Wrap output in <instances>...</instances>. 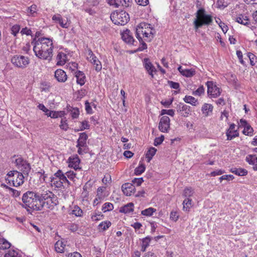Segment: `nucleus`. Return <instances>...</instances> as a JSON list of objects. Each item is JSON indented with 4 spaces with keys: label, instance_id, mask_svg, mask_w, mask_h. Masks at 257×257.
Wrapping results in <instances>:
<instances>
[{
    "label": "nucleus",
    "instance_id": "f257e3e1",
    "mask_svg": "<svg viewBox=\"0 0 257 257\" xmlns=\"http://www.w3.org/2000/svg\"><path fill=\"white\" fill-rule=\"evenodd\" d=\"M35 55L42 60L50 61L53 55L52 40L45 37L34 39L32 42Z\"/></svg>",
    "mask_w": 257,
    "mask_h": 257
},
{
    "label": "nucleus",
    "instance_id": "f03ea898",
    "mask_svg": "<svg viewBox=\"0 0 257 257\" xmlns=\"http://www.w3.org/2000/svg\"><path fill=\"white\" fill-rule=\"evenodd\" d=\"M42 190L38 192L28 191L22 197L24 206L28 211H40L43 209V202L41 200Z\"/></svg>",
    "mask_w": 257,
    "mask_h": 257
},
{
    "label": "nucleus",
    "instance_id": "7ed1b4c3",
    "mask_svg": "<svg viewBox=\"0 0 257 257\" xmlns=\"http://www.w3.org/2000/svg\"><path fill=\"white\" fill-rule=\"evenodd\" d=\"M155 31L150 24L140 23L136 30V36L139 42L142 40L146 42H150L154 37Z\"/></svg>",
    "mask_w": 257,
    "mask_h": 257
},
{
    "label": "nucleus",
    "instance_id": "20e7f679",
    "mask_svg": "<svg viewBox=\"0 0 257 257\" xmlns=\"http://www.w3.org/2000/svg\"><path fill=\"white\" fill-rule=\"evenodd\" d=\"M196 19L193 24L196 30L201 28L203 26H208L213 22L212 16L206 13L203 8L199 9L196 13Z\"/></svg>",
    "mask_w": 257,
    "mask_h": 257
},
{
    "label": "nucleus",
    "instance_id": "39448f33",
    "mask_svg": "<svg viewBox=\"0 0 257 257\" xmlns=\"http://www.w3.org/2000/svg\"><path fill=\"white\" fill-rule=\"evenodd\" d=\"M41 194L42 201L44 203L43 208L46 207L48 209H52L58 203L57 197L52 192L48 190H42V194Z\"/></svg>",
    "mask_w": 257,
    "mask_h": 257
},
{
    "label": "nucleus",
    "instance_id": "423d86ee",
    "mask_svg": "<svg viewBox=\"0 0 257 257\" xmlns=\"http://www.w3.org/2000/svg\"><path fill=\"white\" fill-rule=\"evenodd\" d=\"M112 22L117 25H124L129 20L130 17L127 13L123 11H115L110 15Z\"/></svg>",
    "mask_w": 257,
    "mask_h": 257
},
{
    "label": "nucleus",
    "instance_id": "0eeeda50",
    "mask_svg": "<svg viewBox=\"0 0 257 257\" xmlns=\"http://www.w3.org/2000/svg\"><path fill=\"white\" fill-rule=\"evenodd\" d=\"M11 62L17 67L24 68L29 64V59L24 56L15 55L11 59Z\"/></svg>",
    "mask_w": 257,
    "mask_h": 257
},
{
    "label": "nucleus",
    "instance_id": "6e6552de",
    "mask_svg": "<svg viewBox=\"0 0 257 257\" xmlns=\"http://www.w3.org/2000/svg\"><path fill=\"white\" fill-rule=\"evenodd\" d=\"M16 178H14L12 179L8 178L5 179L6 183L7 184H9L10 186H13L15 187H18L24 183V176L21 173H16Z\"/></svg>",
    "mask_w": 257,
    "mask_h": 257
},
{
    "label": "nucleus",
    "instance_id": "1a4fd4ad",
    "mask_svg": "<svg viewBox=\"0 0 257 257\" xmlns=\"http://www.w3.org/2000/svg\"><path fill=\"white\" fill-rule=\"evenodd\" d=\"M207 93L212 97H217L220 94L219 88L212 82L208 81L206 83Z\"/></svg>",
    "mask_w": 257,
    "mask_h": 257
},
{
    "label": "nucleus",
    "instance_id": "9d476101",
    "mask_svg": "<svg viewBox=\"0 0 257 257\" xmlns=\"http://www.w3.org/2000/svg\"><path fill=\"white\" fill-rule=\"evenodd\" d=\"M170 128V119L168 116H162L160 120L159 128L163 133H167Z\"/></svg>",
    "mask_w": 257,
    "mask_h": 257
},
{
    "label": "nucleus",
    "instance_id": "9b49d317",
    "mask_svg": "<svg viewBox=\"0 0 257 257\" xmlns=\"http://www.w3.org/2000/svg\"><path fill=\"white\" fill-rule=\"evenodd\" d=\"M176 108L177 111L184 117H188L191 114V107L183 103H179Z\"/></svg>",
    "mask_w": 257,
    "mask_h": 257
},
{
    "label": "nucleus",
    "instance_id": "f8f14e48",
    "mask_svg": "<svg viewBox=\"0 0 257 257\" xmlns=\"http://www.w3.org/2000/svg\"><path fill=\"white\" fill-rule=\"evenodd\" d=\"M121 190L126 196H131L135 192V187L131 183H125L121 186Z\"/></svg>",
    "mask_w": 257,
    "mask_h": 257
},
{
    "label": "nucleus",
    "instance_id": "ddd939ff",
    "mask_svg": "<svg viewBox=\"0 0 257 257\" xmlns=\"http://www.w3.org/2000/svg\"><path fill=\"white\" fill-rule=\"evenodd\" d=\"M235 125L231 123L229 128L227 130L226 134L227 140H231L232 139L239 136V133L237 130H235Z\"/></svg>",
    "mask_w": 257,
    "mask_h": 257
},
{
    "label": "nucleus",
    "instance_id": "4468645a",
    "mask_svg": "<svg viewBox=\"0 0 257 257\" xmlns=\"http://www.w3.org/2000/svg\"><path fill=\"white\" fill-rule=\"evenodd\" d=\"M143 64L146 70L152 78L154 77L153 72L156 71V69L148 58H145L143 61Z\"/></svg>",
    "mask_w": 257,
    "mask_h": 257
},
{
    "label": "nucleus",
    "instance_id": "2eb2a0df",
    "mask_svg": "<svg viewBox=\"0 0 257 257\" xmlns=\"http://www.w3.org/2000/svg\"><path fill=\"white\" fill-rule=\"evenodd\" d=\"M68 161L69 167L74 168L75 170L80 169L79 167L80 160L77 155L69 157Z\"/></svg>",
    "mask_w": 257,
    "mask_h": 257
},
{
    "label": "nucleus",
    "instance_id": "dca6fc26",
    "mask_svg": "<svg viewBox=\"0 0 257 257\" xmlns=\"http://www.w3.org/2000/svg\"><path fill=\"white\" fill-rule=\"evenodd\" d=\"M121 38L123 41L125 43L134 45L135 40L131 35V33L130 30H126L124 31L121 34Z\"/></svg>",
    "mask_w": 257,
    "mask_h": 257
},
{
    "label": "nucleus",
    "instance_id": "f3484780",
    "mask_svg": "<svg viewBox=\"0 0 257 257\" xmlns=\"http://www.w3.org/2000/svg\"><path fill=\"white\" fill-rule=\"evenodd\" d=\"M55 77L59 82H65L67 79V76L66 72L60 69L55 71Z\"/></svg>",
    "mask_w": 257,
    "mask_h": 257
},
{
    "label": "nucleus",
    "instance_id": "a211bd4d",
    "mask_svg": "<svg viewBox=\"0 0 257 257\" xmlns=\"http://www.w3.org/2000/svg\"><path fill=\"white\" fill-rule=\"evenodd\" d=\"M75 76L76 78V82L80 86L83 85L86 82L85 74L81 71L77 70L75 72Z\"/></svg>",
    "mask_w": 257,
    "mask_h": 257
},
{
    "label": "nucleus",
    "instance_id": "6ab92c4d",
    "mask_svg": "<svg viewBox=\"0 0 257 257\" xmlns=\"http://www.w3.org/2000/svg\"><path fill=\"white\" fill-rule=\"evenodd\" d=\"M235 21L238 23L244 26L250 25V20L249 18L244 15H239L235 18Z\"/></svg>",
    "mask_w": 257,
    "mask_h": 257
},
{
    "label": "nucleus",
    "instance_id": "aec40b11",
    "mask_svg": "<svg viewBox=\"0 0 257 257\" xmlns=\"http://www.w3.org/2000/svg\"><path fill=\"white\" fill-rule=\"evenodd\" d=\"M179 72L183 76L187 77H191L195 74V71L194 69H183L181 66L178 68Z\"/></svg>",
    "mask_w": 257,
    "mask_h": 257
},
{
    "label": "nucleus",
    "instance_id": "412c9836",
    "mask_svg": "<svg viewBox=\"0 0 257 257\" xmlns=\"http://www.w3.org/2000/svg\"><path fill=\"white\" fill-rule=\"evenodd\" d=\"M213 106L211 104L204 103L202 107V112L205 116H208L212 114Z\"/></svg>",
    "mask_w": 257,
    "mask_h": 257
},
{
    "label": "nucleus",
    "instance_id": "4be33fe9",
    "mask_svg": "<svg viewBox=\"0 0 257 257\" xmlns=\"http://www.w3.org/2000/svg\"><path fill=\"white\" fill-rule=\"evenodd\" d=\"M37 6L34 4L27 8L26 13L28 16L35 17L37 16Z\"/></svg>",
    "mask_w": 257,
    "mask_h": 257
},
{
    "label": "nucleus",
    "instance_id": "5701e85b",
    "mask_svg": "<svg viewBox=\"0 0 257 257\" xmlns=\"http://www.w3.org/2000/svg\"><path fill=\"white\" fill-rule=\"evenodd\" d=\"M88 136L85 133L80 134L76 147H84L86 144V140Z\"/></svg>",
    "mask_w": 257,
    "mask_h": 257
},
{
    "label": "nucleus",
    "instance_id": "b1692460",
    "mask_svg": "<svg viewBox=\"0 0 257 257\" xmlns=\"http://www.w3.org/2000/svg\"><path fill=\"white\" fill-rule=\"evenodd\" d=\"M52 20L56 22L59 23L61 27L63 28H67L69 26L67 22L64 23L62 17L60 14L54 15L52 17Z\"/></svg>",
    "mask_w": 257,
    "mask_h": 257
},
{
    "label": "nucleus",
    "instance_id": "393cba45",
    "mask_svg": "<svg viewBox=\"0 0 257 257\" xmlns=\"http://www.w3.org/2000/svg\"><path fill=\"white\" fill-rule=\"evenodd\" d=\"M66 113L64 111H54L52 110H49V113H47L46 115L48 116L51 117V118H58V117H63Z\"/></svg>",
    "mask_w": 257,
    "mask_h": 257
},
{
    "label": "nucleus",
    "instance_id": "a878e982",
    "mask_svg": "<svg viewBox=\"0 0 257 257\" xmlns=\"http://www.w3.org/2000/svg\"><path fill=\"white\" fill-rule=\"evenodd\" d=\"M66 54L63 52H59L57 56V65L59 66L64 65L66 62Z\"/></svg>",
    "mask_w": 257,
    "mask_h": 257
},
{
    "label": "nucleus",
    "instance_id": "bb28decb",
    "mask_svg": "<svg viewBox=\"0 0 257 257\" xmlns=\"http://www.w3.org/2000/svg\"><path fill=\"white\" fill-rule=\"evenodd\" d=\"M230 171L231 173L240 176H243L247 175V171L246 170L241 168H232L230 169Z\"/></svg>",
    "mask_w": 257,
    "mask_h": 257
},
{
    "label": "nucleus",
    "instance_id": "cd10ccee",
    "mask_svg": "<svg viewBox=\"0 0 257 257\" xmlns=\"http://www.w3.org/2000/svg\"><path fill=\"white\" fill-rule=\"evenodd\" d=\"M183 100L186 103H190L193 106H196L199 104L197 99L190 95H186L183 98Z\"/></svg>",
    "mask_w": 257,
    "mask_h": 257
},
{
    "label": "nucleus",
    "instance_id": "c85d7f7f",
    "mask_svg": "<svg viewBox=\"0 0 257 257\" xmlns=\"http://www.w3.org/2000/svg\"><path fill=\"white\" fill-rule=\"evenodd\" d=\"M54 176L58 178L59 180L62 181V182L65 183H69V181L67 179L66 175L63 173V172L61 170H59L56 173L54 174Z\"/></svg>",
    "mask_w": 257,
    "mask_h": 257
},
{
    "label": "nucleus",
    "instance_id": "c756f323",
    "mask_svg": "<svg viewBox=\"0 0 257 257\" xmlns=\"http://www.w3.org/2000/svg\"><path fill=\"white\" fill-rule=\"evenodd\" d=\"M133 207L134 204L133 203H129L120 208V211L124 213H128L133 211Z\"/></svg>",
    "mask_w": 257,
    "mask_h": 257
},
{
    "label": "nucleus",
    "instance_id": "7c9ffc66",
    "mask_svg": "<svg viewBox=\"0 0 257 257\" xmlns=\"http://www.w3.org/2000/svg\"><path fill=\"white\" fill-rule=\"evenodd\" d=\"M65 244L61 240L57 241L55 244V250L58 253H62L64 252V249Z\"/></svg>",
    "mask_w": 257,
    "mask_h": 257
},
{
    "label": "nucleus",
    "instance_id": "2f4dec72",
    "mask_svg": "<svg viewBox=\"0 0 257 257\" xmlns=\"http://www.w3.org/2000/svg\"><path fill=\"white\" fill-rule=\"evenodd\" d=\"M19 169L22 171L24 174L28 175L31 169L30 165L26 162H25L24 164L20 166Z\"/></svg>",
    "mask_w": 257,
    "mask_h": 257
},
{
    "label": "nucleus",
    "instance_id": "473e14b6",
    "mask_svg": "<svg viewBox=\"0 0 257 257\" xmlns=\"http://www.w3.org/2000/svg\"><path fill=\"white\" fill-rule=\"evenodd\" d=\"M111 225L109 221H105L101 222L98 226V229L100 231H104L107 229Z\"/></svg>",
    "mask_w": 257,
    "mask_h": 257
},
{
    "label": "nucleus",
    "instance_id": "72a5a7b5",
    "mask_svg": "<svg viewBox=\"0 0 257 257\" xmlns=\"http://www.w3.org/2000/svg\"><path fill=\"white\" fill-rule=\"evenodd\" d=\"M245 161L249 164L255 166L257 164V157L255 155H248L246 157Z\"/></svg>",
    "mask_w": 257,
    "mask_h": 257
},
{
    "label": "nucleus",
    "instance_id": "f704fd0d",
    "mask_svg": "<svg viewBox=\"0 0 257 257\" xmlns=\"http://www.w3.org/2000/svg\"><path fill=\"white\" fill-rule=\"evenodd\" d=\"M50 182L52 186L57 188L61 187L64 183L54 176L50 178Z\"/></svg>",
    "mask_w": 257,
    "mask_h": 257
},
{
    "label": "nucleus",
    "instance_id": "c9c22d12",
    "mask_svg": "<svg viewBox=\"0 0 257 257\" xmlns=\"http://www.w3.org/2000/svg\"><path fill=\"white\" fill-rule=\"evenodd\" d=\"M192 199L189 198L185 199L183 202V209L185 211H189L192 207Z\"/></svg>",
    "mask_w": 257,
    "mask_h": 257
},
{
    "label": "nucleus",
    "instance_id": "e433bc0d",
    "mask_svg": "<svg viewBox=\"0 0 257 257\" xmlns=\"http://www.w3.org/2000/svg\"><path fill=\"white\" fill-rule=\"evenodd\" d=\"M156 152L157 149L154 147H151L149 149L146 155V158L148 159V162L151 160Z\"/></svg>",
    "mask_w": 257,
    "mask_h": 257
},
{
    "label": "nucleus",
    "instance_id": "4c0bfd02",
    "mask_svg": "<svg viewBox=\"0 0 257 257\" xmlns=\"http://www.w3.org/2000/svg\"><path fill=\"white\" fill-rule=\"evenodd\" d=\"M11 246V243L4 238H0V249H8Z\"/></svg>",
    "mask_w": 257,
    "mask_h": 257
},
{
    "label": "nucleus",
    "instance_id": "58836bf2",
    "mask_svg": "<svg viewBox=\"0 0 257 257\" xmlns=\"http://www.w3.org/2000/svg\"><path fill=\"white\" fill-rule=\"evenodd\" d=\"M95 67V69L96 71H100L102 69L101 63L100 61L96 57L95 59H93L92 61H89Z\"/></svg>",
    "mask_w": 257,
    "mask_h": 257
},
{
    "label": "nucleus",
    "instance_id": "ea45409f",
    "mask_svg": "<svg viewBox=\"0 0 257 257\" xmlns=\"http://www.w3.org/2000/svg\"><path fill=\"white\" fill-rule=\"evenodd\" d=\"M105 187H100L97 190L96 196L97 198L99 199V201H102L105 198V195L103 194Z\"/></svg>",
    "mask_w": 257,
    "mask_h": 257
},
{
    "label": "nucleus",
    "instance_id": "a19ab883",
    "mask_svg": "<svg viewBox=\"0 0 257 257\" xmlns=\"http://www.w3.org/2000/svg\"><path fill=\"white\" fill-rule=\"evenodd\" d=\"M71 213L76 216L80 217L82 216L83 211L79 206L75 205L73 207Z\"/></svg>",
    "mask_w": 257,
    "mask_h": 257
},
{
    "label": "nucleus",
    "instance_id": "79ce46f5",
    "mask_svg": "<svg viewBox=\"0 0 257 257\" xmlns=\"http://www.w3.org/2000/svg\"><path fill=\"white\" fill-rule=\"evenodd\" d=\"M194 192L191 187H187L184 189L183 195L185 197L189 198L193 196Z\"/></svg>",
    "mask_w": 257,
    "mask_h": 257
},
{
    "label": "nucleus",
    "instance_id": "37998d69",
    "mask_svg": "<svg viewBox=\"0 0 257 257\" xmlns=\"http://www.w3.org/2000/svg\"><path fill=\"white\" fill-rule=\"evenodd\" d=\"M113 209V205L109 202L105 203L102 207V210L103 212L109 211Z\"/></svg>",
    "mask_w": 257,
    "mask_h": 257
},
{
    "label": "nucleus",
    "instance_id": "c03bdc74",
    "mask_svg": "<svg viewBox=\"0 0 257 257\" xmlns=\"http://www.w3.org/2000/svg\"><path fill=\"white\" fill-rule=\"evenodd\" d=\"M156 211V209L153 208L152 207H150L147 209H146L144 210H142L141 212V214L145 216H151L154 212Z\"/></svg>",
    "mask_w": 257,
    "mask_h": 257
},
{
    "label": "nucleus",
    "instance_id": "a18cd8bd",
    "mask_svg": "<svg viewBox=\"0 0 257 257\" xmlns=\"http://www.w3.org/2000/svg\"><path fill=\"white\" fill-rule=\"evenodd\" d=\"M145 165L141 164L139 165V166L137 167L135 170V174L137 175H140L142 174L145 171Z\"/></svg>",
    "mask_w": 257,
    "mask_h": 257
},
{
    "label": "nucleus",
    "instance_id": "49530a36",
    "mask_svg": "<svg viewBox=\"0 0 257 257\" xmlns=\"http://www.w3.org/2000/svg\"><path fill=\"white\" fill-rule=\"evenodd\" d=\"M253 128L251 126L248 124L247 126L244 127V130L242 132L243 134L246 136H252L253 134Z\"/></svg>",
    "mask_w": 257,
    "mask_h": 257
},
{
    "label": "nucleus",
    "instance_id": "de8ad7c7",
    "mask_svg": "<svg viewBox=\"0 0 257 257\" xmlns=\"http://www.w3.org/2000/svg\"><path fill=\"white\" fill-rule=\"evenodd\" d=\"M227 5V3L225 0H217L216 2L217 7L220 9H224Z\"/></svg>",
    "mask_w": 257,
    "mask_h": 257
},
{
    "label": "nucleus",
    "instance_id": "09e8293b",
    "mask_svg": "<svg viewBox=\"0 0 257 257\" xmlns=\"http://www.w3.org/2000/svg\"><path fill=\"white\" fill-rule=\"evenodd\" d=\"M247 55L250 60V65L254 66L257 62L256 57L251 53H248Z\"/></svg>",
    "mask_w": 257,
    "mask_h": 257
},
{
    "label": "nucleus",
    "instance_id": "8fccbe9b",
    "mask_svg": "<svg viewBox=\"0 0 257 257\" xmlns=\"http://www.w3.org/2000/svg\"><path fill=\"white\" fill-rule=\"evenodd\" d=\"M60 127L61 130L67 131L68 128V125L67 123V119L65 117H62Z\"/></svg>",
    "mask_w": 257,
    "mask_h": 257
},
{
    "label": "nucleus",
    "instance_id": "3c124183",
    "mask_svg": "<svg viewBox=\"0 0 257 257\" xmlns=\"http://www.w3.org/2000/svg\"><path fill=\"white\" fill-rule=\"evenodd\" d=\"M11 30V34L16 37L20 30V26L19 25H15L12 27Z\"/></svg>",
    "mask_w": 257,
    "mask_h": 257
},
{
    "label": "nucleus",
    "instance_id": "603ef678",
    "mask_svg": "<svg viewBox=\"0 0 257 257\" xmlns=\"http://www.w3.org/2000/svg\"><path fill=\"white\" fill-rule=\"evenodd\" d=\"M71 116L72 118H76L78 117L79 114V110L77 108H73L71 110Z\"/></svg>",
    "mask_w": 257,
    "mask_h": 257
},
{
    "label": "nucleus",
    "instance_id": "864d4df0",
    "mask_svg": "<svg viewBox=\"0 0 257 257\" xmlns=\"http://www.w3.org/2000/svg\"><path fill=\"white\" fill-rule=\"evenodd\" d=\"M204 88L203 86H200L199 87V88L195 90V91H193V94L194 95H198L200 96L202 94H204Z\"/></svg>",
    "mask_w": 257,
    "mask_h": 257
},
{
    "label": "nucleus",
    "instance_id": "5fc2aeb1",
    "mask_svg": "<svg viewBox=\"0 0 257 257\" xmlns=\"http://www.w3.org/2000/svg\"><path fill=\"white\" fill-rule=\"evenodd\" d=\"M103 215L101 214L100 213H94L91 215V219L93 221L100 220L102 219Z\"/></svg>",
    "mask_w": 257,
    "mask_h": 257
},
{
    "label": "nucleus",
    "instance_id": "6e6d98bb",
    "mask_svg": "<svg viewBox=\"0 0 257 257\" xmlns=\"http://www.w3.org/2000/svg\"><path fill=\"white\" fill-rule=\"evenodd\" d=\"M5 257H21L18 253L14 250H9V252L5 254Z\"/></svg>",
    "mask_w": 257,
    "mask_h": 257
},
{
    "label": "nucleus",
    "instance_id": "4d7b16f0",
    "mask_svg": "<svg viewBox=\"0 0 257 257\" xmlns=\"http://www.w3.org/2000/svg\"><path fill=\"white\" fill-rule=\"evenodd\" d=\"M179 218V214L177 211H172L170 213V219L174 221H176Z\"/></svg>",
    "mask_w": 257,
    "mask_h": 257
},
{
    "label": "nucleus",
    "instance_id": "13d9d810",
    "mask_svg": "<svg viewBox=\"0 0 257 257\" xmlns=\"http://www.w3.org/2000/svg\"><path fill=\"white\" fill-rule=\"evenodd\" d=\"M165 114L173 116L175 114V111L173 109H162L161 111V114L164 115Z\"/></svg>",
    "mask_w": 257,
    "mask_h": 257
},
{
    "label": "nucleus",
    "instance_id": "bf43d9fd",
    "mask_svg": "<svg viewBox=\"0 0 257 257\" xmlns=\"http://www.w3.org/2000/svg\"><path fill=\"white\" fill-rule=\"evenodd\" d=\"M96 57L92 50L90 49H88L87 50V59L88 61H92L93 59H95Z\"/></svg>",
    "mask_w": 257,
    "mask_h": 257
},
{
    "label": "nucleus",
    "instance_id": "052dcab7",
    "mask_svg": "<svg viewBox=\"0 0 257 257\" xmlns=\"http://www.w3.org/2000/svg\"><path fill=\"white\" fill-rule=\"evenodd\" d=\"M106 1L110 6H114L115 8H117L120 5V4H119L118 0H106Z\"/></svg>",
    "mask_w": 257,
    "mask_h": 257
},
{
    "label": "nucleus",
    "instance_id": "680f3d73",
    "mask_svg": "<svg viewBox=\"0 0 257 257\" xmlns=\"http://www.w3.org/2000/svg\"><path fill=\"white\" fill-rule=\"evenodd\" d=\"M233 179H234V176L232 175H223L219 178L220 182H221L223 180L230 181V180H232Z\"/></svg>",
    "mask_w": 257,
    "mask_h": 257
},
{
    "label": "nucleus",
    "instance_id": "e2e57ef3",
    "mask_svg": "<svg viewBox=\"0 0 257 257\" xmlns=\"http://www.w3.org/2000/svg\"><path fill=\"white\" fill-rule=\"evenodd\" d=\"M151 239H152V238L149 236H147V237L143 238V239L142 240V244L144 246L148 247L150 244Z\"/></svg>",
    "mask_w": 257,
    "mask_h": 257
},
{
    "label": "nucleus",
    "instance_id": "0e129e2a",
    "mask_svg": "<svg viewBox=\"0 0 257 257\" xmlns=\"http://www.w3.org/2000/svg\"><path fill=\"white\" fill-rule=\"evenodd\" d=\"M164 140V136L162 135L160 137L156 138L154 140V145L156 146H157L159 145L162 144Z\"/></svg>",
    "mask_w": 257,
    "mask_h": 257
},
{
    "label": "nucleus",
    "instance_id": "69168bd1",
    "mask_svg": "<svg viewBox=\"0 0 257 257\" xmlns=\"http://www.w3.org/2000/svg\"><path fill=\"white\" fill-rule=\"evenodd\" d=\"M145 41H144V40H142V42H140V45L139 47L138 48V49L137 50V51H142L144 50H145L147 48V45L146 44V43L145 42Z\"/></svg>",
    "mask_w": 257,
    "mask_h": 257
},
{
    "label": "nucleus",
    "instance_id": "338daca9",
    "mask_svg": "<svg viewBox=\"0 0 257 257\" xmlns=\"http://www.w3.org/2000/svg\"><path fill=\"white\" fill-rule=\"evenodd\" d=\"M66 176L67 178H68L71 180L73 181L75 178L76 177V174L74 173L73 171H68L66 173Z\"/></svg>",
    "mask_w": 257,
    "mask_h": 257
},
{
    "label": "nucleus",
    "instance_id": "774afa93",
    "mask_svg": "<svg viewBox=\"0 0 257 257\" xmlns=\"http://www.w3.org/2000/svg\"><path fill=\"white\" fill-rule=\"evenodd\" d=\"M168 83L170 87L172 88L178 89L179 88L180 85L177 82H173L172 81H168Z\"/></svg>",
    "mask_w": 257,
    "mask_h": 257
}]
</instances>
